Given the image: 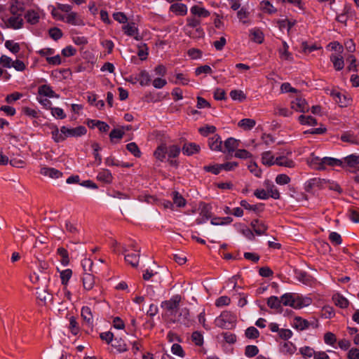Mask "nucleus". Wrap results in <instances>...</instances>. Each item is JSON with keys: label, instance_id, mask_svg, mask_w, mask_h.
<instances>
[{"label": "nucleus", "instance_id": "nucleus-4", "mask_svg": "<svg viewBox=\"0 0 359 359\" xmlns=\"http://www.w3.org/2000/svg\"><path fill=\"white\" fill-rule=\"evenodd\" d=\"M236 316L230 311H224L216 318L215 324L222 329H231L236 323Z\"/></svg>", "mask_w": 359, "mask_h": 359}, {"label": "nucleus", "instance_id": "nucleus-55", "mask_svg": "<svg viewBox=\"0 0 359 359\" xmlns=\"http://www.w3.org/2000/svg\"><path fill=\"white\" fill-rule=\"evenodd\" d=\"M259 348L255 345H248L245 348V354L248 358H252L257 355Z\"/></svg>", "mask_w": 359, "mask_h": 359}, {"label": "nucleus", "instance_id": "nucleus-7", "mask_svg": "<svg viewBox=\"0 0 359 359\" xmlns=\"http://www.w3.org/2000/svg\"><path fill=\"white\" fill-rule=\"evenodd\" d=\"M325 183L326 181L324 179L312 178L305 182L304 190L308 193H311L314 188L318 187L320 189Z\"/></svg>", "mask_w": 359, "mask_h": 359}, {"label": "nucleus", "instance_id": "nucleus-3", "mask_svg": "<svg viewBox=\"0 0 359 359\" xmlns=\"http://www.w3.org/2000/svg\"><path fill=\"white\" fill-rule=\"evenodd\" d=\"M182 297L180 294L173 295L170 299L161 302V306L168 316H175L181 302Z\"/></svg>", "mask_w": 359, "mask_h": 359}, {"label": "nucleus", "instance_id": "nucleus-6", "mask_svg": "<svg viewBox=\"0 0 359 359\" xmlns=\"http://www.w3.org/2000/svg\"><path fill=\"white\" fill-rule=\"evenodd\" d=\"M294 276L297 280L307 285H311L316 282V279L307 272L302 270H294Z\"/></svg>", "mask_w": 359, "mask_h": 359}, {"label": "nucleus", "instance_id": "nucleus-10", "mask_svg": "<svg viewBox=\"0 0 359 359\" xmlns=\"http://www.w3.org/2000/svg\"><path fill=\"white\" fill-rule=\"evenodd\" d=\"M6 27L13 29H21L23 26L24 21L20 15L10 17L6 22H5Z\"/></svg>", "mask_w": 359, "mask_h": 359}, {"label": "nucleus", "instance_id": "nucleus-46", "mask_svg": "<svg viewBox=\"0 0 359 359\" xmlns=\"http://www.w3.org/2000/svg\"><path fill=\"white\" fill-rule=\"evenodd\" d=\"M5 47L14 54L18 53L20 50V44L12 40H7L5 42Z\"/></svg>", "mask_w": 359, "mask_h": 359}, {"label": "nucleus", "instance_id": "nucleus-26", "mask_svg": "<svg viewBox=\"0 0 359 359\" xmlns=\"http://www.w3.org/2000/svg\"><path fill=\"white\" fill-rule=\"evenodd\" d=\"M330 60L333 63L335 70L340 71L343 69L344 67V61L342 56L332 54L330 55Z\"/></svg>", "mask_w": 359, "mask_h": 359}, {"label": "nucleus", "instance_id": "nucleus-51", "mask_svg": "<svg viewBox=\"0 0 359 359\" xmlns=\"http://www.w3.org/2000/svg\"><path fill=\"white\" fill-rule=\"evenodd\" d=\"M245 334L247 338L255 339L259 337V332L256 327L251 326L245 330Z\"/></svg>", "mask_w": 359, "mask_h": 359}, {"label": "nucleus", "instance_id": "nucleus-45", "mask_svg": "<svg viewBox=\"0 0 359 359\" xmlns=\"http://www.w3.org/2000/svg\"><path fill=\"white\" fill-rule=\"evenodd\" d=\"M51 134L52 138L57 143L63 142L66 140L65 135L63 134L60 130H59L56 126H54V130L51 132Z\"/></svg>", "mask_w": 359, "mask_h": 359}, {"label": "nucleus", "instance_id": "nucleus-58", "mask_svg": "<svg viewBox=\"0 0 359 359\" xmlns=\"http://www.w3.org/2000/svg\"><path fill=\"white\" fill-rule=\"evenodd\" d=\"M92 148L93 149V155L95 158V162L97 165H100L102 163V157L99 154V151L101 149L100 145L97 142H94L92 144Z\"/></svg>", "mask_w": 359, "mask_h": 359}, {"label": "nucleus", "instance_id": "nucleus-23", "mask_svg": "<svg viewBox=\"0 0 359 359\" xmlns=\"http://www.w3.org/2000/svg\"><path fill=\"white\" fill-rule=\"evenodd\" d=\"M170 10L178 15H185L187 13V7L182 3H175L170 6Z\"/></svg>", "mask_w": 359, "mask_h": 359}, {"label": "nucleus", "instance_id": "nucleus-29", "mask_svg": "<svg viewBox=\"0 0 359 359\" xmlns=\"http://www.w3.org/2000/svg\"><path fill=\"white\" fill-rule=\"evenodd\" d=\"M251 40L257 43H262L264 41L263 32L257 28L252 29L250 31Z\"/></svg>", "mask_w": 359, "mask_h": 359}, {"label": "nucleus", "instance_id": "nucleus-37", "mask_svg": "<svg viewBox=\"0 0 359 359\" xmlns=\"http://www.w3.org/2000/svg\"><path fill=\"white\" fill-rule=\"evenodd\" d=\"M138 81L142 86H149L151 83V76L146 70H142L139 74Z\"/></svg>", "mask_w": 359, "mask_h": 359}, {"label": "nucleus", "instance_id": "nucleus-42", "mask_svg": "<svg viewBox=\"0 0 359 359\" xmlns=\"http://www.w3.org/2000/svg\"><path fill=\"white\" fill-rule=\"evenodd\" d=\"M281 299H278L276 296H271L268 298L267 305L271 309H281Z\"/></svg>", "mask_w": 359, "mask_h": 359}, {"label": "nucleus", "instance_id": "nucleus-64", "mask_svg": "<svg viewBox=\"0 0 359 359\" xmlns=\"http://www.w3.org/2000/svg\"><path fill=\"white\" fill-rule=\"evenodd\" d=\"M50 111L51 114L57 118L64 119L67 116L63 109L60 107H52L50 108Z\"/></svg>", "mask_w": 359, "mask_h": 359}, {"label": "nucleus", "instance_id": "nucleus-30", "mask_svg": "<svg viewBox=\"0 0 359 359\" xmlns=\"http://www.w3.org/2000/svg\"><path fill=\"white\" fill-rule=\"evenodd\" d=\"M125 260L133 267H137L140 260V253L133 252L130 254L125 255Z\"/></svg>", "mask_w": 359, "mask_h": 359}, {"label": "nucleus", "instance_id": "nucleus-13", "mask_svg": "<svg viewBox=\"0 0 359 359\" xmlns=\"http://www.w3.org/2000/svg\"><path fill=\"white\" fill-rule=\"evenodd\" d=\"M200 150L201 147L194 142L185 143L182 149V153L187 156H191L197 154Z\"/></svg>", "mask_w": 359, "mask_h": 359}, {"label": "nucleus", "instance_id": "nucleus-59", "mask_svg": "<svg viewBox=\"0 0 359 359\" xmlns=\"http://www.w3.org/2000/svg\"><path fill=\"white\" fill-rule=\"evenodd\" d=\"M69 330L74 335H76L79 332V324L74 316H71L69 318Z\"/></svg>", "mask_w": 359, "mask_h": 359}, {"label": "nucleus", "instance_id": "nucleus-14", "mask_svg": "<svg viewBox=\"0 0 359 359\" xmlns=\"http://www.w3.org/2000/svg\"><path fill=\"white\" fill-rule=\"evenodd\" d=\"M40 173L42 175L48 176L52 179H57L62 176V172L60 170L49 167H43L41 168Z\"/></svg>", "mask_w": 359, "mask_h": 359}, {"label": "nucleus", "instance_id": "nucleus-39", "mask_svg": "<svg viewBox=\"0 0 359 359\" xmlns=\"http://www.w3.org/2000/svg\"><path fill=\"white\" fill-rule=\"evenodd\" d=\"M255 124L256 121L254 119L243 118L238 122V126L243 128L244 130H250L255 126Z\"/></svg>", "mask_w": 359, "mask_h": 359}, {"label": "nucleus", "instance_id": "nucleus-60", "mask_svg": "<svg viewBox=\"0 0 359 359\" xmlns=\"http://www.w3.org/2000/svg\"><path fill=\"white\" fill-rule=\"evenodd\" d=\"M124 134L125 133L122 130L116 128L113 129L109 133L111 142H114V139L121 140L123 137Z\"/></svg>", "mask_w": 359, "mask_h": 359}, {"label": "nucleus", "instance_id": "nucleus-38", "mask_svg": "<svg viewBox=\"0 0 359 359\" xmlns=\"http://www.w3.org/2000/svg\"><path fill=\"white\" fill-rule=\"evenodd\" d=\"M299 123L302 125L316 126L317 120L311 116L300 115L298 118Z\"/></svg>", "mask_w": 359, "mask_h": 359}, {"label": "nucleus", "instance_id": "nucleus-36", "mask_svg": "<svg viewBox=\"0 0 359 359\" xmlns=\"http://www.w3.org/2000/svg\"><path fill=\"white\" fill-rule=\"evenodd\" d=\"M238 146V142L233 137H229L224 142V147L229 153L234 151Z\"/></svg>", "mask_w": 359, "mask_h": 359}, {"label": "nucleus", "instance_id": "nucleus-63", "mask_svg": "<svg viewBox=\"0 0 359 359\" xmlns=\"http://www.w3.org/2000/svg\"><path fill=\"white\" fill-rule=\"evenodd\" d=\"M261 6L262 10L269 14L274 13L276 12V9L274 8L273 5L269 1H262L261 2Z\"/></svg>", "mask_w": 359, "mask_h": 359}, {"label": "nucleus", "instance_id": "nucleus-28", "mask_svg": "<svg viewBox=\"0 0 359 359\" xmlns=\"http://www.w3.org/2000/svg\"><path fill=\"white\" fill-rule=\"evenodd\" d=\"M81 317L88 325L93 323V313L91 309L88 306H83L81 309Z\"/></svg>", "mask_w": 359, "mask_h": 359}, {"label": "nucleus", "instance_id": "nucleus-53", "mask_svg": "<svg viewBox=\"0 0 359 359\" xmlns=\"http://www.w3.org/2000/svg\"><path fill=\"white\" fill-rule=\"evenodd\" d=\"M48 34L50 38L55 41H57L62 37L63 33L62 30L57 27H52L48 30Z\"/></svg>", "mask_w": 359, "mask_h": 359}, {"label": "nucleus", "instance_id": "nucleus-17", "mask_svg": "<svg viewBox=\"0 0 359 359\" xmlns=\"http://www.w3.org/2000/svg\"><path fill=\"white\" fill-rule=\"evenodd\" d=\"M97 180L110 184L113 180V176L110 170L107 169H102L97 175Z\"/></svg>", "mask_w": 359, "mask_h": 359}, {"label": "nucleus", "instance_id": "nucleus-44", "mask_svg": "<svg viewBox=\"0 0 359 359\" xmlns=\"http://www.w3.org/2000/svg\"><path fill=\"white\" fill-rule=\"evenodd\" d=\"M289 46L286 41H283V47L279 49L280 57L284 60H292V54L288 51Z\"/></svg>", "mask_w": 359, "mask_h": 359}, {"label": "nucleus", "instance_id": "nucleus-49", "mask_svg": "<svg viewBox=\"0 0 359 359\" xmlns=\"http://www.w3.org/2000/svg\"><path fill=\"white\" fill-rule=\"evenodd\" d=\"M233 221L231 217H215L211 219V224L212 225H224L230 224Z\"/></svg>", "mask_w": 359, "mask_h": 359}, {"label": "nucleus", "instance_id": "nucleus-41", "mask_svg": "<svg viewBox=\"0 0 359 359\" xmlns=\"http://www.w3.org/2000/svg\"><path fill=\"white\" fill-rule=\"evenodd\" d=\"M57 253L61 257V264L63 266H67L69 264V253L67 250L62 248H58L57 250Z\"/></svg>", "mask_w": 359, "mask_h": 359}, {"label": "nucleus", "instance_id": "nucleus-32", "mask_svg": "<svg viewBox=\"0 0 359 359\" xmlns=\"http://www.w3.org/2000/svg\"><path fill=\"white\" fill-rule=\"evenodd\" d=\"M332 300L334 301L336 306L345 309L348 306V301L347 299L340 295L339 294H334L332 297Z\"/></svg>", "mask_w": 359, "mask_h": 359}, {"label": "nucleus", "instance_id": "nucleus-1", "mask_svg": "<svg viewBox=\"0 0 359 359\" xmlns=\"http://www.w3.org/2000/svg\"><path fill=\"white\" fill-rule=\"evenodd\" d=\"M281 304L294 309H302L311 304V299L303 297L297 293H285L280 297Z\"/></svg>", "mask_w": 359, "mask_h": 359}, {"label": "nucleus", "instance_id": "nucleus-27", "mask_svg": "<svg viewBox=\"0 0 359 359\" xmlns=\"http://www.w3.org/2000/svg\"><path fill=\"white\" fill-rule=\"evenodd\" d=\"M111 346L119 353H123L128 351V346L122 338H115Z\"/></svg>", "mask_w": 359, "mask_h": 359}, {"label": "nucleus", "instance_id": "nucleus-11", "mask_svg": "<svg viewBox=\"0 0 359 359\" xmlns=\"http://www.w3.org/2000/svg\"><path fill=\"white\" fill-rule=\"evenodd\" d=\"M291 108L297 111L305 112L309 110V105L305 99L297 97L291 102Z\"/></svg>", "mask_w": 359, "mask_h": 359}, {"label": "nucleus", "instance_id": "nucleus-21", "mask_svg": "<svg viewBox=\"0 0 359 359\" xmlns=\"http://www.w3.org/2000/svg\"><path fill=\"white\" fill-rule=\"evenodd\" d=\"M266 192L269 193V197L273 199H279L280 197V192L277 187L269 181L265 182Z\"/></svg>", "mask_w": 359, "mask_h": 359}, {"label": "nucleus", "instance_id": "nucleus-47", "mask_svg": "<svg viewBox=\"0 0 359 359\" xmlns=\"http://www.w3.org/2000/svg\"><path fill=\"white\" fill-rule=\"evenodd\" d=\"M202 217L201 219H198V224H201L203 222H205L209 218L211 217V212H210V208L208 205H205L201 211L200 213Z\"/></svg>", "mask_w": 359, "mask_h": 359}, {"label": "nucleus", "instance_id": "nucleus-22", "mask_svg": "<svg viewBox=\"0 0 359 359\" xmlns=\"http://www.w3.org/2000/svg\"><path fill=\"white\" fill-rule=\"evenodd\" d=\"M276 165L292 168H294L296 164L293 160L290 159L285 156H280L276 157Z\"/></svg>", "mask_w": 359, "mask_h": 359}, {"label": "nucleus", "instance_id": "nucleus-15", "mask_svg": "<svg viewBox=\"0 0 359 359\" xmlns=\"http://www.w3.org/2000/svg\"><path fill=\"white\" fill-rule=\"evenodd\" d=\"M24 17L29 24L33 25L37 24L40 19L39 13L33 9L27 10Z\"/></svg>", "mask_w": 359, "mask_h": 359}, {"label": "nucleus", "instance_id": "nucleus-56", "mask_svg": "<svg viewBox=\"0 0 359 359\" xmlns=\"http://www.w3.org/2000/svg\"><path fill=\"white\" fill-rule=\"evenodd\" d=\"M72 271L69 269L60 271V278L62 285H66L72 277Z\"/></svg>", "mask_w": 359, "mask_h": 359}, {"label": "nucleus", "instance_id": "nucleus-5", "mask_svg": "<svg viewBox=\"0 0 359 359\" xmlns=\"http://www.w3.org/2000/svg\"><path fill=\"white\" fill-rule=\"evenodd\" d=\"M60 131L65 135V138L68 137H81L86 134V127L79 126L74 128H68L66 126H62Z\"/></svg>", "mask_w": 359, "mask_h": 359}, {"label": "nucleus", "instance_id": "nucleus-52", "mask_svg": "<svg viewBox=\"0 0 359 359\" xmlns=\"http://www.w3.org/2000/svg\"><path fill=\"white\" fill-rule=\"evenodd\" d=\"M301 48L304 53H311L320 48V47L317 46L316 44H309L308 42L304 41L302 43Z\"/></svg>", "mask_w": 359, "mask_h": 359}, {"label": "nucleus", "instance_id": "nucleus-62", "mask_svg": "<svg viewBox=\"0 0 359 359\" xmlns=\"http://www.w3.org/2000/svg\"><path fill=\"white\" fill-rule=\"evenodd\" d=\"M187 54L192 60H196L202 57L203 52L200 49L192 48L188 50Z\"/></svg>", "mask_w": 359, "mask_h": 359}, {"label": "nucleus", "instance_id": "nucleus-34", "mask_svg": "<svg viewBox=\"0 0 359 359\" xmlns=\"http://www.w3.org/2000/svg\"><path fill=\"white\" fill-rule=\"evenodd\" d=\"M65 21L72 25H80L82 24V20L77 16V13L74 12L69 13L65 20Z\"/></svg>", "mask_w": 359, "mask_h": 359}, {"label": "nucleus", "instance_id": "nucleus-54", "mask_svg": "<svg viewBox=\"0 0 359 359\" xmlns=\"http://www.w3.org/2000/svg\"><path fill=\"white\" fill-rule=\"evenodd\" d=\"M126 149L135 157H140L141 156V151L135 142H130L126 145Z\"/></svg>", "mask_w": 359, "mask_h": 359}, {"label": "nucleus", "instance_id": "nucleus-20", "mask_svg": "<svg viewBox=\"0 0 359 359\" xmlns=\"http://www.w3.org/2000/svg\"><path fill=\"white\" fill-rule=\"evenodd\" d=\"M190 11L191 14L198 18H207L210 15V13L203 7H201L198 5L193 6Z\"/></svg>", "mask_w": 359, "mask_h": 359}, {"label": "nucleus", "instance_id": "nucleus-40", "mask_svg": "<svg viewBox=\"0 0 359 359\" xmlns=\"http://www.w3.org/2000/svg\"><path fill=\"white\" fill-rule=\"evenodd\" d=\"M173 204H175L177 207L182 208L185 206L186 200L178 191H173L172 193Z\"/></svg>", "mask_w": 359, "mask_h": 359}, {"label": "nucleus", "instance_id": "nucleus-25", "mask_svg": "<svg viewBox=\"0 0 359 359\" xmlns=\"http://www.w3.org/2000/svg\"><path fill=\"white\" fill-rule=\"evenodd\" d=\"M82 281L83 287L87 290H91L95 284L94 276L90 273H83Z\"/></svg>", "mask_w": 359, "mask_h": 359}, {"label": "nucleus", "instance_id": "nucleus-8", "mask_svg": "<svg viewBox=\"0 0 359 359\" xmlns=\"http://www.w3.org/2000/svg\"><path fill=\"white\" fill-rule=\"evenodd\" d=\"M250 225L255 231V233L258 236L266 235V230L268 229V226L265 224L264 222L259 219H253Z\"/></svg>", "mask_w": 359, "mask_h": 359}, {"label": "nucleus", "instance_id": "nucleus-48", "mask_svg": "<svg viewBox=\"0 0 359 359\" xmlns=\"http://www.w3.org/2000/svg\"><path fill=\"white\" fill-rule=\"evenodd\" d=\"M180 148L177 145H171L167 148V155L168 158H175L180 154Z\"/></svg>", "mask_w": 359, "mask_h": 359}, {"label": "nucleus", "instance_id": "nucleus-24", "mask_svg": "<svg viewBox=\"0 0 359 359\" xmlns=\"http://www.w3.org/2000/svg\"><path fill=\"white\" fill-rule=\"evenodd\" d=\"M262 162L265 165L271 166L276 165V158L274 157L271 151H264L262 155Z\"/></svg>", "mask_w": 359, "mask_h": 359}, {"label": "nucleus", "instance_id": "nucleus-12", "mask_svg": "<svg viewBox=\"0 0 359 359\" xmlns=\"http://www.w3.org/2000/svg\"><path fill=\"white\" fill-rule=\"evenodd\" d=\"M38 93L39 96L47 97L50 98H59L60 95L55 93L52 88L46 84L42 85L38 88Z\"/></svg>", "mask_w": 359, "mask_h": 359}, {"label": "nucleus", "instance_id": "nucleus-33", "mask_svg": "<svg viewBox=\"0 0 359 359\" xmlns=\"http://www.w3.org/2000/svg\"><path fill=\"white\" fill-rule=\"evenodd\" d=\"M330 95L333 97V100L335 101V102L340 104V106L342 107L347 104L346 96L342 95L341 93L336 90H332Z\"/></svg>", "mask_w": 359, "mask_h": 359}, {"label": "nucleus", "instance_id": "nucleus-9", "mask_svg": "<svg viewBox=\"0 0 359 359\" xmlns=\"http://www.w3.org/2000/svg\"><path fill=\"white\" fill-rule=\"evenodd\" d=\"M122 28L124 32V34H126V35L134 37V39L137 41L141 39V37L140 36L138 33V29L135 25V22H131L126 25H124Z\"/></svg>", "mask_w": 359, "mask_h": 359}, {"label": "nucleus", "instance_id": "nucleus-61", "mask_svg": "<svg viewBox=\"0 0 359 359\" xmlns=\"http://www.w3.org/2000/svg\"><path fill=\"white\" fill-rule=\"evenodd\" d=\"M330 242L334 245H339L342 243V238L337 232H331L329 235Z\"/></svg>", "mask_w": 359, "mask_h": 359}, {"label": "nucleus", "instance_id": "nucleus-31", "mask_svg": "<svg viewBox=\"0 0 359 359\" xmlns=\"http://www.w3.org/2000/svg\"><path fill=\"white\" fill-rule=\"evenodd\" d=\"M240 205L246 210H252L255 212H262L263 210L264 204L259 203L257 205H250L246 200H242Z\"/></svg>", "mask_w": 359, "mask_h": 359}, {"label": "nucleus", "instance_id": "nucleus-18", "mask_svg": "<svg viewBox=\"0 0 359 359\" xmlns=\"http://www.w3.org/2000/svg\"><path fill=\"white\" fill-rule=\"evenodd\" d=\"M295 345L291 341H285L280 344V351L285 355H292L296 351Z\"/></svg>", "mask_w": 359, "mask_h": 359}, {"label": "nucleus", "instance_id": "nucleus-57", "mask_svg": "<svg viewBox=\"0 0 359 359\" xmlns=\"http://www.w3.org/2000/svg\"><path fill=\"white\" fill-rule=\"evenodd\" d=\"M191 339L195 345L198 346H201L203 344V336L200 332H194L191 334Z\"/></svg>", "mask_w": 359, "mask_h": 359}, {"label": "nucleus", "instance_id": "nucleus-43", "mask_svg": "<svg viewBox=\"0 0 359 359\" xmlns=\"http://www.w3.org/2000/svg\"><path fill=\"white\" fill-rule=\"evenodd\" d=\"M230 97L233 100H237L239 102L244 101L247 96L241 90H232L230 92Z\"/></svg>", "mask_w": 359, "mask_h": 359}, {"label": "nucleus", "instance_id": "nucleus-19", "mask_svg": "<svg viewBox=\"0 0 359 359\" xmlns=\"http://www.w3.org/2000/svg\"><path fill=\"white\" fill-rule=\"evenodd\" d=\"M343 162L342 168H344L346 165L349 167H355L358 164H359V155L357 154H351L344 158V160H341Z\"/></svg>", "mask_w": 359, "mask_h": 359}, {"label": "nucleus", "instance_id": "nucleus-2", "mask_svg": "<svg viewBox=\"0 0 359 359\" xmlns=\"http://www.w3.org/2000/svg\"><path fill=\"white\" fill-rule=\"evenodd\" d=\"M309 165L316 170H323L329 166H343V162L338 158L332 157L320 158L315 156L313 153L311 154L308 160Z\"/></svg>", "mask_w": 359, "mask_h": 359}, {"label": "nucleus", "instance_id": "nucleus-35", "mask_svg": "<svg viewBox=\"0 0 359 359\" xmlns=\"http://www.w3.org/2000/svg\"><path fill=\"white\" fill-rule=\"evenodd\" d=\"M154 156L159 161H163L167 155V147L165 145L158 146L154 153Z\"/></svg>", "mask_w": 359, "mask_h": 359}, {"label": "nucleus", "instance_id": "nucleus-16", "mask_svg": "<svg viewBox=\"0 0 359 359\" xmlns=\"http://www.w3.org/2000/svg\"><path fill=\"white\" fill-rule=\"evenodd\" d=\"M222 139L217 134L215 135L213 137L209 138L208 140V145L212 150L222 151Z\"/></svg>", "mask_w": 359, "mask_h": 359}, {"label": "nucleus", "instance_id": "nucleus-50", "mask_svg": "<svg viewBox=\"0 0 359 359\" xmlns=\"http://www.w3.org/2000/svg\"><path fill=\"white\" fill-rule=\"evenodd\" d=\"M309 327V323L306 320L302 319L301 317L295 318V327L299 330H304Z\"/></svg>", "mask_w": 359, "mask_h": 359}]
</instances>
